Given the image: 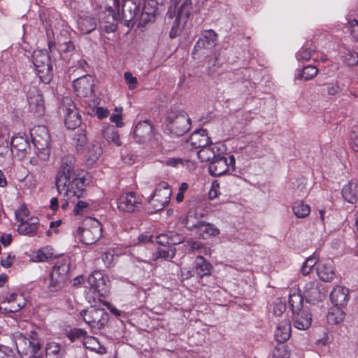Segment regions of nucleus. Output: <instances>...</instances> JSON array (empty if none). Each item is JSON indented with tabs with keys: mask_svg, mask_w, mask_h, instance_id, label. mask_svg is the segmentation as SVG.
I'll use <instances>...</instances> for the list:
<instances>
[{
	"mask_svg": "<svg viewBox=\"0 0 358 358\" xmlns=\"http://www.w3.org/2000/svg\"><path fill=\"white\" fill-rule=\"evenodd\" d=\"M113 3L114 8L111 6L106 7L99 13L100 29L106 33L116 31L117 21L129 27L140 13L141 0H124L121 13L115 12V9H119L118 0H113Z\"/></svg>",
	"mask_w": 358,
	"mask_h": 358,
	"instance_id": "f257e3e1",
	"label": "nucleus"
},
{
	"mask_svg": "<svg viewBox=\"0 0 358 358\" xmlns=\"http://www.w3.org/2000/svg\"><path fill=\"white\" fill-rule=\"evenodd\" d=\"M55 184L59 194L73 203L83 196L85 188V179L77 175L56 181Z\"/></svg>",
	"mask_w": 358,
	"mask_h": 358,
	"instance_id": "f03ea898",
	"label": "nucleus"
},
{
	"mask_svg": "<svg viewBox=\"0 0 358 358\" xmlns=\"http://www.w3.org/2000/svg\"><path fill=\"white\" fill-rule=\"evenodd\" d=\"M69 261L64 259L58 260L50 273L48 289L53 292L62 289L69 278Z\"/></svg>",
	"mask_w": 358,
	"mask_h": 358,
	"instance_id": "7ed1b4c3",
	"label": "nucleus"
},
{
	"mask_svg": "<svg viewBox=\"0 0 358 358\" xmlns=\"http://www.w3.org/2000/svg\"><path fill=\"white\" fill-rule=\"evenodd\" d=\"M101 223L94 218H88L84 222V227L77 230L76 237L84 244L90 245L96 243L101 236Z\"/></svg>",
	"mask_w": 358,
	"mask_h": 358,
	"instance_id": "20e7f679",
	"label": "nucleus"
},
{
	"mask_svg": "<svg viewBox=\"0 0 358 358\" xmlns=\"http://www.w3.org/2000/svg\"><path fill=\"white\" fill-rule=\"evenodd\" d=\"M33 64L40 81L49 83L52 77L50 57L45 50H36L32 55Z\"/></svg>",
	"mask_w": 358,
	"mask_h": 358,
	"instance_id": "39448f33",
	"label": "nucleus"
},
{
	"mask_svg": "<svg viewBox=\"0 0 358 358\" xmlns=\"http://www.w3.org/2000/svg\"><path fill=\"white\" fill-rule=\"evenodd\" d=\"M166 120L169 129L176 136H182L190 129V119L184 111L170 112Z\"/></svg>",
	"mask_w": 358,
	"mask_h": 358,
	"instance_id": "423d86ee",
	"label": "nucleus"
},
{
	"mask_svg": "<svg viewBox=\"0 0 358 358\" xmlns=\"http://www.w3.org/2000/svg\"><path fill=\"white\" fill-rule=\"evenodd\" d=\"M143 197L135 192H128L120 195L117 200V206L120 211L135 213L143 208Z\"/></svg>",
	"mask_w": 358,
	"mask_h": 358,
	"instance_id": "0eeeda50",
	"label": "nucleus"
},
{
	"mask_svg": "<svg viewBox=\"0 0 358 358\" xmlns=\"http://www.w3.org/2000/svg\"><path fill=\"white\" fill-rule=\"evenodd\" d=\"M80 316L92 328L101 329L108 320V314L103 308L90 307L80 312Z\"/></svg>",
	"mask_w": 358,
	"mask_h": 358,
	"instance_id": "6e6552de",
	"label": "nucleus"
},
{
	"mask_svg": "<svg viewBox=\"0 0 358 358\" xmlns=\"http://www.w3.org/2000/svg\"><path fill=\"white\" fill-rule=\"evenodd\" d=\"M235 168V158L233 155L224 154L213 159L209 165V172L212 176H220L229 171H233Z\"/></svg>",
	"mask_w": 358,
	"mask_h": 358,
	"instance_id": "1a4fd4ad",
	"label": "nucleus"
},
{
	"mask_svg": "<svg viewBox=\"0 0 358 358\" xmlns=\"http://www.w3.org/2000/svg\"><path fill=\"white\" fill-rule=\"evenodd\" d=\"M62 109L64 113L65 125L69 129H74L81 123V117L71 98L64 97Z\"/></svg>",
	"mask_w": 358,
	"mask_h": 358,
	"instance_id": "9d476101",
	"label": "nucleus"
},
{
	"mask_svg": "<svg viewBox=\"0 0 358 358\" xmlns=\"http://www.w3.org/2000/svg\"><path fill=\"white\" fill-rule=\"evenodd\" d=\"M15 345L17 352L21 355H34L41 348L38 339L34 336H26L20 334L15 336Z\"/></svg>",
	"mask_w": 358,
	"mask_h": 358,
	"instance_id": "9b49d317",
	"label": "nucleus"
},
{
	"mask_svg": "<svg viewBox=\"0 0 358 358\" xmlns=\"http://www.w3.org/2000/svg\"><path fill=\"white\" fill-rule=\"evenodd\" d=\"M31 147L25 135L15 134L10 141V152L18 160L24 159L31 153Z\"/></svg>",
	"mask_w": 358,
	"mask_h": 358,
	"instance_id": "f8f14e48",
	"label": "nucleus"
},
{
	"mask_svg": "<svg viewBox=\"0 0 358 358\" xmlns=\"http://www.w3.org/2000/svg\"><path fill=\"white\" fill-rule=\"evenodd\" d=\"M171 189L166 182H162L156 187L150 203L155 211L163 209L170 201Z\"/></svg>",
	"mask_w": 358,
	"mask_h": 358,
	"instance_id": "ddd939ff",
	"label": "nucleus"
},
{
	"mask_svg": "<svg viewBox=\"0 0 358 358\" xmlns=\"http://www.w3.org/2000/svg\"><path fill=\"white\" fill-rule=\"evenodd\" d=\"M191 0H185L180 6L176 18L170 31V37L176 38L181 31L192 10Z\"/></svg>",
	"mask_w": 358,
	"mask_h": 358,
	"instance_id": "4468645a",
	"label": "nucleus"
},
{
	"mask_svg": "<svg viewBox=\"0 0 358 358\" xmlns=\"http://www.w3.org/2000/svg\"><path fill=\"white\" fill-rule=\"evenodd\" d=\"M0 303L8 306L0 307L1 313H16L25 306V301L21 294L13 293L0 296Z\"/></svg>",
	"mask_w": 358,
	"mask_h": 358,
	"instance_id": "2eb2a0df",
	"label": "nucleus"
},
{
	"mask_svg": "<svg viewBox=\"0 0 358 358\" xmlns=\"http://www.w3.org/2000/svg\"><path fill=\"white\" fill-rule=\"evenodd\" d=\"M108 278L101 271H95L87 278L90 288L100 296H105L108 292Z\"/></svg>",
	"mask_w": 358,
	"mask_h": 358,
	"instance_id": "dca6fc26",
	"label": "nucleus"
},
{
	"mask_svg": "<svg viewBox=\"0 0 358 358\" xmlns=\"http://www.w3.org/2000/svg\"><path fill=\"white\" fill-rule=\"evenodd\" d=\"M27 96L30 110L38 117L42 116L45 113V103L41 92L36 87H31Z\"/></svg>",
	"mask_w": 358,
	"mask_h": 358,
	"instance_id": "f3484780",
	"label": "nucleus"
},
{
	"mask_svg": "<svg viewBox=\"0 0 358 358\" xmlns=\"http://www.w3.org/2000/svg\"><path fill=\"white\" fill-rule=\"evenodd\" d=\"M225 147L222 143H213L210 142L196 152L198 158L201 162H211L220 155L224 154Z\"/></svg>",
	"mask_w": 358,
	"mask_h": 358,
	"instance_id": "a211bd4d",
	"label": "nucleus"
},
{
	"mask_svg": "<svg viewBox=\"0 0 358 358\" xmlns=\"http://www.w3.org/2000/svg\"><path fill=\"white\" fill-rule=\"evenodd\" d=\"M73 87L78 96L87 97L92 93L94 80L90 75L83 76L73 81Z\"/></svg>",
	"mask_w": 358,
	"mask_h": 358,
	"instance_id": "6ab92c4d",
	"label": "nucleus"
},
{
	"mask_svg": "<svg viewBox=\"0 0 358 358\" xmlns=\"http://www.w3.org/2000/svg\"><path fill=\"white\" fill-rule=\"evenodd\" d=\"M74 168L75 157L71 155L64 156L62 159L61 166L55 177V182L76 175Z\"/></svg>",
	"mask_w": 358,
	"mask_h": 358,
	"instance_id": "aec40b11",
	"label": "nucleus"
},
{
	"mask_svg": "<svg viewBox=\"0 0 358 358\" xmlns=\"http://www.w3.org/2000/svg\"><path fill=\"white\" fill-rule=\"evenodd\" d=\"M33 143L38 149L44 150L50 145V134L47 127L38 126L32 130Z\"/></svg>",
	"mask_w": 358,
	"mask_h": 358,
	"instance_id": "412c9836",
	"label": "nucleus"
},
{
	"mask_svg": "<svg viewBox=\"0 0 358 358\" xmlns=\"http://www.w3.org/2000/svg\"><path fill=\"white\" fill-rule=\"evenodd\" d=\"M134 136L135 139L141 143L152 139L153 131L151 122L148 120L139 122L135 127Z\"/></svg>",
	"mask_w": 358,
	"mask_h": 358,
	"instance_id": "4be33fe9",
	"label": "nucleus"
},
{
	"mask_svg": "<svg viewBox=\"0 0 358 358\" xmlns=\"http://www.w3.org/2000/svg\"><path fill=\"white\" fill-rule=\"evenodd\" d=\"M303 294L308 303L315 304L321 301L324 294L315 282L310 281L303 287Z\"/></svg>",
	"mask_w": 358,
	"mask_h": 358,
	"instance_id": "5701e85b",
	"label": "nucleus"
},
{
	"mask_svg": "<svg viewBox=\"0 0 358 358\" xmlns=\"http://www.w3.org/2000/svg\"><path fill=\"white\" fill-rule=\"evenodd\" d=\"M210 143V138L208 136L207 131L201 129L195 131L190 136L187 144L190 149L200 150L203 147L208 145Z\"/></svg>",
	"mask_w": 358,
	"mask_h": 358,
	"instance_id": "b1692460",
	"label": "nucleus"
},
{
	"mask_svg": "<svg viewBox=\"0 0 358 358\" xmlns=\"http://www.w3.org/2000/svg\"><path fill=\"white\" fill-rule=\"evenodd\" d=\"M39 220L38 217H32L27 220L20 221L17 231L20 234L34 236L37 234Z\"/></svg>",
	"mask_w": 358,
	"mask_h": 358,
	"instance_id": "393cba45",
	"label": "nucleus"
},
{
	"mask_svg": "<svg viewBox=\"0 0 358 358\" xmlns=\"http://www.w3.org/2000/svg\"><path fill=\"white\" fill-rule=\"evenodd\" d=\"M317 274L322 281H332L336 276L332 262L327 260L326 262H320L317 266Z\"/></svg>",
	"mask_w": 358,
	"mask_h": 358,
	"instance_id": "a878e982",
	"label": "nucleus"
},
{
	"mask_svg": "<svg viewBox=\"0 0 358 358\" xmlns=\"http://www.w3.org/2000/svg\"><path fill=\"white\" fill-rule=\"evenodd\" d=\"M292 319L294 327L300 330L309 328L312 322L311 315L305 309L293 313Z\"/></svg>",
	"mask_w": 358,
	"mask_h": 358,
	"instance_id": "bb28decb",
	"label": "nucleus"
},
{
	"mask_svg": "<svg viewBox=\"0 0 358 358\" xmlns=\"http://www.w3.org/2000/svg\"><path fill=\"white\" fill-rule=\"evenodd\" d=\"M330 299L335 306H343L347 304L349 300L348 289L337 286L330 293Z\"/></svg>",
	"mask_w": 358,
	"mask_h": 358,
	"instance_id": "cd10ccee",
	"label": "nucleus"
},
{
	"mask_svg": "<svg viewBox=\"0 0 358 358\" xmlns=\"http://www.w3.org/2000/svg\"><path fill=\"white\" fill-rule=\"evenodd\" d=\"M78 29L83 34H90L96 28V22L93 17L87 13L79 15L77 20Z\"/></svg>",
	"mask_w": 358,
	"mask_h": 358,
	"instance_id": "c85d7f7f",
	"label": "nucleus"
},
{
	"mask_svg": "<svg viewBox=\"0 0 358 358\" xmlns=\"http://www.w3.org/2000/svg\"><path fill=\"white\" fill-rule=\"evenodd\" d=\"M189 227H191V229H199V234L202 236L203 238H206L210 236H215L220 233L219 229L215 227L213 224L201 220H198L196 223H192V225H189Z\"/></svg>",
	"mask_w": 358,
	"mask_h": 358,
	"instance_id": "c756f323",
	"label": "nucleus"
},
{
	"mask_svg": "<svg viewBox=\"0 0 358 358\" xmlns=\"http://www.w3.org/2000/svg\"><path fill=\"white\" fill-rule=\"evenodd\" d=\"M291 335V324L288 320L281 321L277 326L275 331V341L280 343L287 341Z\"/></svg>",
	"mask_w": 358,
	"mask_h": 358,
	"instance_id": "7c9ffc66",
	"label": "nucleus"
},
{
	"mask_svg": "<svg viewBox=\"0 0 358 358\" xmlns=\"http://www.w3.org/2000/svg\"><path fill=\"white\" fill-rule=\"evenodd\" d=\"M303 298L297 289H291L289 294V304L293 313L303 310Z\"/></svg>",
	"mask_w": 358,
	"mask_h": 358,
	"instance_id": "2f4dec72",
	"label": "nucleus"
},
{
	"mask_svg": "<svg viewBox=\"0 0 358 358\" xmlns=\"http://www.w3.org/2000/svg\"><path fill=\"white\" fill-rule=\"evenodd\" d=\"M357 185L356 182H350L342 189L344 199L349 203H354L357 199Z\"/></svg>",
	"mask_w": 358,
	"mask_h": 358,
	"instance_id": "473e14b6",
	"label": "nucleus"
},
{
	"mask_svg": "<svg viewBox=\"0 0 358 358\" xmlns=\"http://www.w3.org/2000/svg\"><path fill=\"white\" fill-rule=\"evenodd\" d=\"M202 36H203V38H199L196 41L195 47H194L195 48H208L209 46H211L213 45V43L216 39L217 34L212 29H209V30H205L202 33Z\"/></svg>",
	"mask_w": 358,
	"mask_h": 358,
	"instance_id": "72a5a7b5",
	"label": "nucleus"
},
{
	"mask_svg": "<svg viewBox=\"0 0 358 358\" xmlns=\"http://www.w3.org/2000/svg\"><path fill=\"white\" fill-rule=\"evenodd\" d=\"M164 0H145L144 5L142 9V15H147L148 20L150 17H153L158 9L160 4L163 3Z\"/></svg>",
	"mask_w": 358,
	"mask_h": 358,
	"instance_id": "f704fd0d",
	"label": "nucleus"
},
{
	"mask_svg": "<svg viewBox=\"0 0 358 358\" xmlns=\"http://www.w3.org/2000/svg\"><path fill=\"white\" fill-rule=\"evenodd\" d=\"M212 266L201 256H198L195 260V271L199 277L210 274Z\"/></svg>",
	"mask_w": 358,
	"mask_h": 358,
	"instance_id": "c9c22d12",
	"label": "nucleus"
},
{
	"mask_svg": "<svg viewBox=\"0 0 358 358\" xmlns=\"http://www.w3.org/2000/svg\"><path fill=\"white\" fill-rule=\"evenodd\" d=\"M292 212L298 218H305L309 215L310 213V207L305 203L303 201H296L292 204Z\"/></svg>",
	"mask_w": 358,
	"mask_h": 358,
	"instance_id": "e433bc0d",
	"label": "nucleus"
},
{
	"mask_svg": "<svg viewBox=\"0 0 358 358\" xmlns=\"http://www.w3.org/2000/svg\"><path fill=\"white\" fill-rule=\"evenodd\" d=\"M55 257L52 248L45 246L36 252L32 256V259L37 262H46Z\"/></svg>",
	"mask_w": 358,
	"mask_h": 358,
	"instance_id": "4c0bfd02",
	"label": "nucleus"
},
{
	"mask_svg": "<svg viewBox=\"0 0 358 358\" xmlns=\"http://www.w3.org/2000/svg\"><path fill=\"white\" fill-rule=\"evenodd\" d=\"M345 313L338 306L331 308L327 315V320L331 324H338L343 321Z\"/></svg>",
	"mask_w": 358,
	"mask_h": 358,
	"instance_id": "58836bf2",
	"label": "nucleus"
},
{
	"mask_svg": "<svg viewBox=\"0 0 358 358\" xmlns=\"http://www.w3.org/2000/svg\"><path fill=\"white\" fill-rule=\"evenodd\" d=\"M103 136L108 143H113L116 146L121 145L118 131L113 126L106 127L103 131Z\"/></svg>",
	"mask_w": 358,
	"mask_h": 358,
	"instance_id": "ea45409f",
	"label": "nucleus"
},
{
	"mask_svg": "<svg viewBox=\"0 0 358 358\" xmlns=\"http://www.w3.org/2000/svg\"><path fill=\"white\" fill-rule=\"evenodd\" d=\"M205 216L206 213L201 207L190 209L187 215V228L191 229L189 225H192V223H196L200 218L204 217Z\"/></svg>",
	"mask_w": 358,
	"mask_h": 358,
	"instance_id": "a19ab883",
	"label": "nucleus"
},
{
	"mask_svg": "<svg viewBox=\"0 0 358 358\" xmlns=\"http://www.w3.org/2000/svg\"><path fill=\"white\" fill-rule=\"evenodd\" d=\"M47 358H62L61 346L57 343H49L45 347Z\"/></svg>",
	"mask_w": 358,
	"mask_h": 358,
	"instance_id": "79ce46f5",
	"label": "nucleus"
},
{
	"mask_svg": "<svg viewBox=\"0 0 358 358\" xmlns=\"http://www.w3.org/2000/svg\"><path fill=\"white\" fill-rule=\"evenodd\" d=\"M315 51V47L312 45H304L296 54V57L299 61H307Z\"/></svg>",
	"mask_w": 358,
	"mask_h": 358,
	"instance_id": "37998d69",
	"label": "nucleus"
},
{
	"mask_svg": "<svg viewBox=\"0 0 358 358\" xmlns=\"http://www.w3.org/2000/svg\"><path fill=\"white\" fill-rule=\"evenodd\" d=\"M166 238V236L160 235L157 237L158 243L164 244L166 243L169 245H175L177 244H179L180 243H182L185 238L182 235L178 234H171L169 237L166 242L164 241V239Z\"/></svg>",
	"mask_w": 358,
	"mask_h": 358,
	"instance_id": "c03bdc74",
	"label": "nucleus"
},
{
	"mask_svg": "<svg viewBox=\"0 0 358 358\" xmlns=\"http://www.w3.org/2000/svg\"><path fill=\"white\" fill-rule=\"evenodd\" d=\"M290 352L285 345H277L272 351L271 358H289Z\"/></svg>",
	"mask_w": 358,
	"mask_h": 358,
	"instance_id": "a18cd8bd",
	"label": "nucleus"
},
{
	"mask_svg": "<svg viewBox=\"0 0 358 358\" xmlns=\"http://www.w3.org/2000/svg\"><path fill=\"white\" fill-rule=\"evenodd\" d=\"M292 184L293 189L297 196H302L307 192L306 180L305 178L296 179Z\"/></svg>",
	"mask_w": 358,
	"mask_h": 358,
	"instance_id": "49530a36",
	"label": "nucleus"
},
{
	"mask_svg": "<svg viewBox=\"0 0 358 358\" xmlns=\"http://www.w3.org/2000/svg\"><path fill=\"white\" fill-rule=\"evenodd\" d=\"M176 255V248L173 247L159 248L156 257L166 260L173 259Z\"/></svg>",
	"mask_w": 358,
	"mask_h": 358,
	"instance_id": "de8ad7c7",
	"label": "nucleus"
},
{
	"mask_svg": "<svg viewBox=\"0 0 358 358\" xmlns=\"http://www.w3.org/2000/svg\"><path fill=\"white\" fill-rule=\"evenodd\" d=\"M318 72V69L312 65L304 67L300 74V77L305 80H310L314 78Z\"/></svg>",
	"mask_w": 358,
	"mask_h": 358,
	"instance_id": "09e8293b",
	"label": "nucleus"
},
{
	"mask_svg": "<svg viewBox=\"0 0 358 358\" xmlns=\"http://www.w3.org/2000/svg\"><path fill=\"white\" fill-rule=\"evenodd\" d=\"M89 158L91 161L95 162L102 154V150L99 144H92L89 148Z\"/></svg>",
	"mask_w": 358,
	"mask_h": 358,
	"instance_id": "8fccbe9b",
	"label": "nucleus"
},
{
	"mask_svg": "<svg viewBox=\"0 0 358 358\" xmlns=\"http://www.w3.org/2000/svg\"><path fill=\"white\" fill-rule=\"evenodd\" d=\"M87 336V331L82 329H73L68 334V338L71 341H74L76 339L85 340Z\"/></svg>",
	"mask_w": 358,
	"mask_h": 358,
	"instance_id": "3c124183",
	"label": "nucleus"
},
{
	"mask_svg": "<svg viewBox=\"0 0 358 358\" xmlns=\"http://www.w3.org/2000/svg\"><path fill=\"white\" fill-rule=\"evenodd\" d=\"M317 260L315 257H309L303 263L301 267V273L306 275H308L316 264Z\"/></svg>",
	"mask_w": 358,
	"mask_h": 358,
	"instance_id": "603ef678",
	"label": "nucleus"
},
{
	"mask_svg": "<svg viewBox=\"0 0 358 358\" xmlns=\"http://www.w3.org/2000/svg\"><path fill=\"white\" fill-rule=\"evenodd\" d=\"M350 141L352 148L357 152L358 151V125H355L351 128L350 132Z\"/></svg>",
	"mask_w": 358,
	"mask_h": 358,
	"instance_id": "864d4df0",
	"label": "nucleus"
},
{
	"mask_svg": "<svg viewBox=\"0 0 358 358\" xmlns=\"http://www.w3.org/2000/svg\"><path fill=\"white\" fill-rule=\"evenodd\" d=\"M83 344L86 348L97 351L101 347L97 338L92 336H87L83 340Z\"/></svg>",
	"mask_w": 358,
	"mask_h": 358,
	"instance_id": "5fc2aeb1",
	"label": "nucleus"
},
{
	"mask_svg": "<svg viewBox=\"0 0 358 358\" xmlns=\"http://www.w3.org/2000/svg\"><path fill=\"white\" fill-rule=\"evenodd\" d=\"M10 151V142L3 136L0 135V156H3Z\"/></svg>",
	"mask_w": 358,
	"mask_h": 358,
	"instance_id": "6e6d98bb",
	"label": "nucleus"
},
{
	"mask_svg": "<svg viewBox=\"0 0 358 358\" xmlns=\"http://www.w3.org/2000/svg\"><path fill=\"white\" fill-rule=\"evenodd\" d=\"M188 162V160H185L182 158H169L165 161L164 164L169 166L178 168L180 166H184Z\"/></svg>",
	"mask_w": 358,
	"mask_h": 358,
	"instance_id": "4d7b16f0",
	"label": "nucleus"
},
{
	"mask_svg": "<svg viewBox=\"0 0 358 358\" xmlns=\"http://www.w3.org/2000/svg\"><path fill=\"white\" fill-rule=\"evenodd\" d=\"M124 78L127 82V83L129 85V90H134L137 86V78L131 74V73L127 71L125 72L124 74Z\"/></svg>",
	"mask_w": 358,
	"mask_h": 358,
	"instance_id": "13d9d810",
	"label": "nucleus"
},
{
	"mask_svg": "<svg viewBox=\"0 0 358 358\" xmlns=\"http://www.w3.org/2000/svg\"><path fill=\"white\" fill-rule=\"evenodd\" d=\"M345 61L348 66L358 64V54L355 52H349L345 57Z\"/></svg>",
	"mask_w": 358,
	"mask_h": 358,
	"instance_id": "bf43d9fd",
	"label": "nucleus"
},
{
	"mask_svg": "<svg viewBox=\"0 0 358 358\" xmlns=\"http://www.w3.org/2000/svg\"><path fill=\"white\" fill-rule=\"evenodd\" d=\"M29 215V210L24 206H21L18 210L15 211L16 219L18 222L24 220Z\"/></svg>",
	"mask_w": 358,
	"mask_h": 358,
	"instance_id": "052dcab7",
	"label": "nucleus"
},
{
	"mask_svg": "<svg viewBox=\"0 0 358 358\" xmlns=\"http://www.w3.org/2000/svg\"><path fill=\"white\" fill-rule=\"evenodd\" d=\"M14 256L8 253L1 257V265L4 268H9L13 264Z\"/></svg>",
	"mask_w": 358,
	"mask_h": 358,
	"instance_id": "680f3d73",
	"label": "nucleus"
},
{
	"mask_svg": "<svg viewBox=\"0 0 358 358\" xmlns=\"http://www.w3.org/2000/svg\"><path fill=\"white\" fill-rule=\"evenodd\" d=\"M87 207L88 204L86 202L78 201L74 207L73 213L75 215H81L83 213L84 210Z\"/></svg>",
	"mask_w": 358,
	"mask_h": 358,
	"instance_id": "e2e57ef3",
	"label": "nucleus"
},
{
	"mask_svg": "<svg viewBox=\"0 0 358 358\" xmlns=\"http://www.w3.org/2000/svg\"><path fill=\"white\" fill-rule=\"evenodd\" d=\"M102 260L107 267H110L114 260V255L110 252H106L102 255Z\"/></svg>",
	"mask_w": 358,
	"mask_h": 358,
	"instance_id": "0e129e2a",
	"label": "nucleus"
},
{
	"mask_svg": "<svg viewBox=\"0 0 358 358\" xmlns=\"http://www.w3.org/2000/svg\"><path fill=\"white\" fill-rule=\"evenodd\" d=\"M342 91V87L338 84H330L327 87V93L329 95H336Z\"/></svg>",
	"mask_w": 358,
	"mask_h": 358,
	"instance_id": "69168bd1",
	"label": "nucleus"
},
{
	"mask_svg": "<svg viewBox=\"0 0 358 358\" xmlns=\"http://www.w3.org/2000/svg\"><path fill=\"white\" fill-rule=\"evenodd\" d=\"M349 24L350 28V33L352 37L355 39L358 40V22L354 20L350 22Z\"/></svg>",
	"mask_w": 358,
	"mask_h": 358,
	"instance_id": "338daca9",
	"label": "nucleus"
},
{
	"mask_svg": "<svg viewBox=\"0 0 358 358\" xmlns=\"http://www.w3.org/2000/svg\"><path fill=\"white\" fill-rule=\"evenodd\" d=\"M0 358H16L13 351L8 348H3L0 349Z\"/></svg>",
	"mask_w": 358,
	"mask_h": 358,
	"instance_id": "774afa93",
	"label": "nucleus"
}]
</instances>
